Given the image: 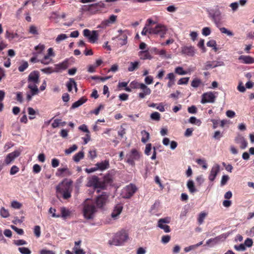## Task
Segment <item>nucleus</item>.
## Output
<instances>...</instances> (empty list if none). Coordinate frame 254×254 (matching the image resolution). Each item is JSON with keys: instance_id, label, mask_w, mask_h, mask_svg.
<instances>
[{"instance_id": "obj_1", "label": "nucleus", "mask_w": 254, "mask_h": 254, "mask_svg": "<svg viewBox=\"0 0 254 254\" xmlns=\"http://www.w3.org/2000/svg\"><path fill=\"white\" fill-rule=\"evenodd\" d=\"M71 183V182L64 180L59 184L56 187L57 196L58 197L60 194H61L64 199L70 198L72 191Z\"/></svg>"}, {"instance_id": "obj_2", "label": "nucleus", "mask_w": 254, "mask_h": 254, "mask_svg": "<svg viewBox=\"0 0 254 254\" xmlns=\"http://www.w3.org/2000/svg\"><path fill=\"white\" fill-rule=\"evenodd\" d=\"M83 213L87 219H92L94 214L97 211L95 203L91 199H86L83 203Z\"/></svg>"}, {"instance_id": "obj_3", "label": "nucleus", "mask_w": 254, "mask_h": 254, "mask_svg": "<svg viewBox=\"0 0 254 254\" xmlns=\"http://www.w3.org/2000/svg\"><path fill=\"white\" fill-rule=\"evenodd\" d=\"M128 239V235L125 231L117 233L114 238L109 241L110 245L119 246L122 245Z\"/></svg>"}, {"instance_id": "obj_4", "label": "nucleus", "mask_w": 254, "mask_h": 254, "mask_svg": "<svg viewBox=\"0 0 254 254\" xmlns=\"http://www.w3.org/2000/svg\"><path fill=\"white\" fill-rule=\"evenodd\" d=\"M105 7V4L103 1H100L97 3L91 4L88 5H84L83 10L88 11L92 14H95L100 11L101 8Z\"/></svg>"}, {"instance_id": "obj_5", "label": "nucleus", "mask_w": 254, "mask_h": 254, "mask_svg": "<svg viewBox=\"0 0 254 254\" xmlns=\"http://www.w3.org/2000/svg\"><path fill=\"white\" fill-rule=\"evenodd\" d=\"M140 153L135 149H132L126 155V162L132 167L135 166V161L140 159Z\"/></svg>"}, {"instance_id": "obj_6", "label": "nucleus", "mask_w": 254, "mask_h": 254, "mask_svg": "<svg viewBox=\"0 0 254 254\" xmlns=\"http://www.w3.org/2000/svg\"><path fill=\"white\" fill-rule=\"evenodd\" d=\"M88 187H92L94 189H104V183L100 181L99 178L96 176H93L89 178L87 184Z\"/></svg>"}, {"instance_id": "obj_7", "label": "nucleus", "mask_w": 254, "mask_h": 254, "mask_svg": "<svg viewBox=\"0 0 254 254\" xmlns=\"http://www.w3.org/2000/svg\"><path fill=\"white\" fill-rule=\"evenodd\" d=\"M108 197V194L106 192H104L96 197L95 201L94 202L96 204L97 208H102L107 203Z\"/></svg>"}, {"instance_id": "obj_8", "label": "nucleus", "mask_w": 254, "mask_h": 254, "mask_svg": "<svg viewBox=\"0 0 254 254\" xmlns=\"http://www.w3.org/2000/svg\"><path fill=\"white\" fill-rule=\"evenodd\" d=\"M84 36L87 37L89 39V42L91 43H94L97 40L98 38V34L97 31L93 30L91 31L87 29H85L83 30Z\"/></svg>"}, {"instance_id": "obj_9", "label": "nucleus", "mask_w": 254, "mask_h": 254, "mask_svg": "<svg viewBox=\"0 0 254 254\" xmlns=\"http://www.w3.org/2000/svg\"><path fill=\"white\" fill-rule=\"evenodd\" d=\"M136 190L137 188L134 185L130 184L127 186L124 189V197L125 198H130L135 193Z\"/></svg>"}, {"instance_id": "obj_10", "label": "nucleus", "mask_w": 254, "mask_h": 254, "mask_svg": "<svg viewBox=\"0 0 254 254\" xmlns=\"http://www.w3.org/2000/svg\"><path fill=\"white\" fill-rule=\"evenodd\" d=\"M166 26L161 24H158L154 28H149V34H160L162 37L166 33Z\"/></svg>"}, {"instance_id": "obj_11", "label": "nucleus", "mask_w": 254, "mask_h": 254, "mask_svg": "<svg viewBox=\"0 0 254 254\" xmlns=\"http://www.w3.org/2000/svg\"><path fill=\"white\" fill-rule=\"evenodd\" d=\"M20 155V152L18 150H15L8 154L4 159V163L5 165H9L16 158Z\"/></svg>"}, {"instance_id": "obj_12", "label": "nucleus", "mask_w": 254, "mask_h": 254, "mask_svg": "<svg viewBox=\"0 0 254 254\" xmlns=\"http://www.w3.org/2000/svg\"><path fill=\"white\" fill-rule=\"evenodd\" d=\"M215 96L212 92L204 93L202 95L201 103L205 104L206 103H214Z\"/></svg>"}, {"instance_id": "obj_13", "label": "nucleus", "mask_w": 254, "mask_h": 254, "mask_svg": "<svg viewBox=\"0 0 254 254\" xmlns=\"http://www.w3.org/2000/svg\"><path fill=\"white\" fill-rule=\"evenodd\" d=\"M219 172L220 166L217 164L213 165L211 169L210 174L208 176L209 180L211 182H213Z\"/></svg>"}, {"instance_id": "obj_14", "label": "nucleus", "mask_w": 254, "mask_h": 254, "mask_svg": "<svg viewBox=\"0 0 254 254\" xmlns=\"http://www.w3.org/2000/svg\"><path fill=\"white\" fill-rule=\"evenodd\" d=\"M69 66L68 60L66 59L63 62L55 64V72H60L62 70H65Z\"/></svg>"}, {"instance_id": "obj_15", "label": "nucleus", "mask_w": 254, "mask_h": 254, "mask_svg": "<svg viewBox=\"0 0 254 254\" xmlns=\"http://www.w3.org/2000/svg\"><path fill=\"white\" fill-rule=\"evenodd\" d=\"M140 89L142 90V92L139 93L138 94V97L140 99L144 98L146 96L149 95L151 93V89L148 87L144 83H141V84L139 85Z\"/></svg>"}, {"instance_id": "obj_16", "label": "nucleus", "mask_w": 254, "mask_h": 254, "mask_svg": "<svg viewBox=\"0 0 254 254\" xmlns=\"http://www.w3.org/2000/svg\"><path fill=\"white\" fill-rule=\"evenodd\" d=\"M223 65V62L217 61H208L204 64L203 70H208L210 68L216 67Z\"/></svg>"}, {"instance_id": "obj_17", "label": "nucleus", "mask_w": 254, "mask_h": 254, "mask_svg": "<svg viewBox=\"0 0 254 254\" xmlns=\"http://www.w3.org/2000/svg\"><path fill=\"white\" fill-rule=\"evenodd\" d=\"M181 53L182 54H184L190 57H193L194 56L195 52L194 47L191 46H185L182 47Z\"/></svg>"}, {"instance_id": "obj_18", "label": "nucleus", "mask_w": 254, "mask_h": 254, "mask_svg": "<svg viewBox=\"0 0 254 254\" xmlns=\"http://www.w3.org/2000/svg\"><path fill=\"white\" fill-rule=\"evenodd\" d=\"M39 72L38 71L31 72L28 77V82L39 83Z\"/></svg>"}, {"instance_id": "obj_19", "label": "nucleus", "mask_w": 254, "mask_h": 254, "mask_svg": "<svg viewBox=\"0 0 254 254\" xmlns=\"http://www.w3.org/2000/svg\"><path fill=\"white\" fill-rule=\"evenodd\" d=\"M238 59L243 64H251L254 63V58L250 56L242 55L239 57Z\"/></svg>"}, {"instance_id": "obj_20", "label": "nucleus", "mask_w": 254, "mask_h": 254, "mask_svg": "<svg viewBox=\"0 0 254 254\" xmlns=\"http://www.w3.org/2000/svg\"><path fill=\"white\" fill-rule=\"evenodd\" d=\"M235 142L237 144H240V148L241 149H245L247 147L248 142L245 138L242 136H239L235 138Z\"/></svg>"}, {"instance_id": "obj_21", "label": "nucleus", "mask_w": 254, "mask_h": 254, "mask_svg": "<svg viewBox=\"0 0 254 254\" xmlns=\"http://www.w3.org/2000/svg\"><path fill=\"white\" fill-rule=\"evenodd\" d=\"M117 19V16L115 15H111L109 18L107 20L103 21L101 24L102 27H106L108 26L110 24L114 23Z\"/></svg>"}, {"instance_id": "obj_22", "label": "nucleus", "mask_w": 254, "mask_h": 254, "mask_svg": "<svg viewBox=\"0 0 254 254\" xmlns=\"http://www.w3.org/2000/svg\"><path fill=\"white\" fill-rule=\"evenodd\" d=\"M138 55L141 60H151L152 59V56L148 50L141 51L138 52Z\"/></svg>"}, {"instance_id": "obj_23", "label": "nucleus", "mask_w": 254, "mask_h": 254, "mask_svg": "<svg viewBox=\"0 0 254 254\" xmlns=\"http://www.w3.org/2000/svg\"><path fill=\"white\" fill-rule=\"evenodd\" d=\"M95 166L97 167L98 170L103 171L109 168V162L108 160H105L101 162H98L95 164Z\"/></svg>"}, {"instance_id": "obj_24", "label": "nucleus", "mask_w": 254, "mask_h": 254, "mask_svg": "<svg viewBox=\"0 0 254 254\" xmlns=\"http://www.w3.org/2000/svg\"><path fill=\"white\" fill-rule=\"evenodd\" d=\"M123 206L121 204H117L114 208V210L112 213V217L115 218L118 216L122 211Z\"/></svg>"}, {"instance_id": "obj_25", "label": "nucleus", "mask_w": 254, "mask_h": 254, "mask_svg": "<svg viewBox=\"0 0 254 254\" xmlns=\"http://www.w3.org/2000/svg\"><path fill=\"white\" fill-rule=\"evenodd\" d=\"M119 32L121 33V35L119 37V40L121 41L120 45L124 46L127 43V37L126 34L123 33L124 32L122 30H119Z\"/></svg>"}, {"instance_id": "obj_26", "label": "nucleus", "mask_w": 254, "mask_h": 254, "mask_svg": "<svg viewBox=\"0 0 254 254\" xmlns=\"http://www.w3.org/2000/svg\"><path fill=\"white\" fill-rule=\"evenodd\" d=\"M39 83H34V82H28V88L32 90L33 92V94H38L39 92V90L36 85L37 84Z\"/></svg>"}, {"instance_id": "obj_27", "label": "nucleus", "mask_w": 254, "mask_h": 254, "mask_svg": "<svg viewBox=\"0 0 254 254\" xmlns=\"http://www.w3.org/2000/svg\"><path fill=\"white\" fill-rule=\"evenodd\" d=\"M87 99L84 97L81 98L78 101L73 103L71 107V109L76 108L86 102Z\"/></svg>"}, {"instance_id": "obj_28", "label": "nucleus", "mask_w": 254, "mask_h": 254, "mask_svg": "<svg viewBox=\"0 0 254 254\" xmlns=\"http://www.w3.org/2000/svg\"><path fill=\"white\" fill-rule=\"evenodd\" d=\"M139 62L138 61H135L134 62H131L129 66L127 68V70L128 71L131 72L135 70H136L139 68Z\"/></svg>"}, {"instance_id": "obj_29", "label": "nucleus", "mask_w": 254, "mask_h": 254, "mask_svg": "<svg viewBox=\"0 0 254 254\" xmlns=\"http://www.w3.org/2000/svg\"><path fill=\"white\" fill-rule=\"evenodd\" d=\"M64 172H66L67 175L71 174V173L67 168V166H65V167L59 168L56 173V175L57 176H61Z\"/></svg>"}, {"instance_id": "obj_30", "label": "nucleus", "mask_w": 254, "mask_h": 254, "mask_svg": "<svg viewBox=\"0 0 254 254\" xmlns=\"http://www.w3.org/2000/svg\"><path fill=\"white\" fill-rule=\"evenodd\" d=\"M18 35L16 33L10 32L8 30H6L5 33V37L9 41L13 39L18 37Z\"/></svg>"}, {"instance_id": "obj_31", "label": "nucleus", "mask_w": 254, "mask_h": 254, "mask_svg": "<svg viewBox=\"0 0 254 254\" xmlns=\"http://www.w3.org/2000/svg\"><path fill=\"white\" fill-rule=\"evenodd\" d=\"M141 134L142 135L141 141L145 143L149 139V133L146 130H143L141 131Z\"/></svg>"}, {"instance_id": "obj_32", "label": "nucleus", "mask_w": 254, "mask_h": 254, "mask_svg": "<svg viewBox=\"0 0 254 254\" xmlns=\"http://www.w3.org/2000/svg\"><path fill=\"white\" fill-rule=\"evenodd\" d=\"M113 182L112 176L110 175H107L104 176L102 183H104V189L106 188V185L111 184Z\"/></svg>"}, {"instance_id": "obj_33", "label": "nucleus", "mask_w": 254, "mask_h": 254, "mask_svg": "<svg viewBox=\"0 0 254 254\" xmlns=\"http://www.w3.org/2000/svg\"><path fill=\"white\" fill-rule=\"evenodd\" d=\"M84 152L83 151H80L73 156V159L75 162H78L81 159L84 158Z\"/></svg>"}, {"instance_id": "obj_34", "label": "nucleus", "mask_w": 254, "mask_h": 254, "mask_svg": "<svg viewBox=\"0 0 254 254\" xmlns=\"http://www.w3.org/2000/svg\"><path fill=\"white\" fill-rule=\"evenodd\" d=\"M187 187L189 190V191L191 193H193L196 191V190L195 188L194 183L192 180H189L187 183Z\"/></svg>"}, {"instance_id": "obj_35", "label": "nucleus", "mask_w": 254, "mask_h": 254, "mask_svg": "<svg viewBox=\"0 0 254 254\" xmlns=\"http://www.w3.org/2000/svg\"><path fill=\"white\" fill-rule=\"evenodd\" d=\"M158 226L163 229L166 233H169L171 231L170 226L165 224L158 222Z\"/></svg>"}, {"instance_id": "obj_36", "label": "nucleus", "mask_w": 254, "mask_h": 254, "mask_svg": "<svg viewBox=\"0 0 254 254\" xmlns=\"http://www.w3.org/2000/svg\"><path fill=\"white\" fill-rule=\"evenodd\" d=\"M202 84V82L200 79L195 78L191 81V86L194 88H197L199 87Z\"/></svg>"}, {"instance_id": "obj_37", "label": "nucleus", "mask_w": 254, "mask_h": 254, "mask_svg": "<svg viewBox=\"0 0 254 254\" xmlns=\"http://www.w3.org/2000/svg\"><path fill=\"white\" fill-rule=\"evenodd\" d=\"M73 85H75V81L73 78H70L69 81L66 83V86L69 92L72 91Z\"/></svg>"}, {"instance_id": "obj_38", "label": "nucleus", "mask_w": 254, "mask_h": 254, "mask_svg": "<svg viewBox=\"0 0 254 254\" xmlns=\"http://www.w3.org/2000/svg\"><path fill=\"white\" fill-rule=\"evenodd\" d=\"M151 119L153 121H159L161 118L160 114L157 112H154L150 115Z\"/></svg>"}, {"instance_id": "obj_39", "label": "nucleus", "mask_w": 254, "mask_h": 254, "mask_svg": "<svg viewBox=\"0 0 254 254\" xmlns=\"http://www.w3.org/2000/svg\"><path fill=\"white\" fill-rule=\"evenodd\" d=\"M27 111L28 114L30 115V116L29 117V119H34L35 118V117L34 116L36 114V111L34 110V109L32 107H28L27 108Z\"/></svg>"}, {"instance_id": "obj_40", "label": "nucleus", "mask_w": 254, "mask_h": 254, "mask_svg": "<svg viewBox=\"0 0 254 254\" xmlns=\"http://www.w3.org/2000/svg\"><path fill=\"white\" fill-rule=\"evenodd\" d=\"M202 244V242L196 244V245H191L189 247H186L185 249H184V251L186 253H188L195 248H196L197 247H198V246H199L200 245H201Z\"/></svg>"}, {"instance_id": "obj_41", "label": "nucleus", "mask_w": 254, "mask_h": 254, "mask_svg": "<svg viewBox=\"0 0 254 254\" xmlns=\"http://www.w3.org/2000/svg\"><path fill=\"white\" fill-rule=\"evenodd\" d=\"M196 162L199 165L201 166L204 169H206L207 168V164L206 161L202 159H197L196 160Z\"/></svg>"}, {"instance_id": "obj_42", "label": "nucleus", "mask_w": 254, "mask_h": 254, "mask_svg": "<svg viewBox=\"0 0 254 254\" xmlns=\"http://www.w3.org/2000/svg\"><path fill=\"white\" fill-rule=\"evenodd\" d=\"M189 122L192 124H195L198 126L201 124L200 120L197 119L194 117H191L189 119Z\"/></svg>"}, {"instance_id": "obj_43", "label": "nucleus", "mask_w": 254, "mask_h": 254, "mask_svg": "<svg viewBox=\"0 0 254 254\" xmlns=\"http://www.w3.org/2000/svg\"><path fill=\"white\" fill-rule=\"evenodd\" d=\"M77 149V146L76 144H73L72 146L64 150V153L66 155H68Z\"/></svg>"}, {"instance_id": "obj_44", "label": "nucleus", "mask_w": 254, "mask_h": 254, "mask_svg": "<svg viewBox=\"0 0 254 254\" xmlns=\"http://www.w3.org/2000/svg\"><path fill=\"white\" fill-rule=\"evenodd\" d=\"M175 72L179 75H185L188 73L187 71L183 69V68L181 66H178L175 68Z\"/></svg>"}, {"instance_id": "obj_45", "label": "nucleus", "mask_w": 254, "mask_h": 254, "mask_svg": "<svg viewBox=\"0 0 254 254\" xmlns=\"http://www.w3.org/2000/svg\"><path fill=\"white\" fill-rule=\"evenodd\" d=\"M41 71L46 74H51L55 72V68L53 67H48L41 69Z\"/></svg>"}, {"instance_id": "obj_46", "label": "nucleus", "mask_w": 254, "mask_h": 254, "mask_svg": "<svg viewBox=\"0 0 254 254\" xmlns=\"http://www.w3.org/2000/svg\"><path fill=\"white\" fill-rule=\"evenodd\" d=\"M0 215L3 218H7L9 216V212L7 209L2 207L0 210Z\"/></svg>"}, {"instance_id": "obj_47", "label": "nucleus", "mask_w": 254, "mask_h": 254, "mask_svg": "<svg viewBox=\"0 0 254 254\" xmlns=\"http://www.w3.org/2000/svg\"><path fill=\"white\" fill-rule=\"evenodd\" d=\"M219 30L222 33L226 34L228 36H233L234 35V34L232 31L228 30L227 28L225 27L220 28Z\"/></svg>"}, {"instance_id": "obj_48", "label": "nucleus", "mask_w": 254, "mask_h": 254, "mask_svg": "<svg viewBox=\"0 0 254 254\" xmlns=\"http://www.w3.org/2000/svg\"><path fill=\"white\" fill-rule=\"evenodd\" d=\"M29 32L33 35H38L37 28L34 25H31L29 27Z\"/></svg>"}, {"instance_id": "obj_49", "label": "nucleus", "mask_w": 254, "mask_h": 254, "mask_svg": "<svg viewBox=\"0 0 254 254\" xmlns=\"http://www.w3.org/2000/svg\"><path fill=\"white\" fill-rule=\"evenodd\" d=\"M18 251L22 254H31V251L27 248L26 247H20L18 248Z\"/></svg>"}, {"instance_id": "obj_50", "label": "nucleus", "mask_w": 254, "mask_h": 254, "mask_svg": "<svg viewBox=\"0 0 254 254\" xmlns=\"http://www.w3.org/2000/svg\"><path fill=\"white\" fill-rule=\"evenodd\" d=\"M52 61V59L50 58V57H48L46 55H45L44 58L40 61V62L44 64H48L50 63L51 61Z\"/></svg>"}, {"instance_id": "obj_51", "label": "nucleus", "mask_w": 254, "mask_h": 254, "mask_svg": "<svg viewBox=\"0 0 254 254\" xmlns=\"http://www.w3.org/2000/svg\"><path fill=\"white\" fill-rule=\"evenodd\" d=\"M67 36L65 34H61L59 35L56 39V42L57 43H60L61 41L66 39Z\"/></svg>"}, {"instance_id": "obj_52", "label": "nucleus", "mask_w": 254, "mask_h": 254, "mask_svg": "<svg viewBox=\"0 0 254 254\" xmlns=\"http://www.w3.org/2000/svg\"><path fill=\"white\" fill-rule=\"evenodd\" d=\"M206 216V214L204 212H201L198 216L197 221L199 224H201L204 220V219Z\"/></svg>"}, {"instance_id": "obj_53", "label": "nucleus", "mask_w": 254, "mask_h": 254, "mask_svg": "<svg viewBox=\"0 0 254 254\" xmlns=\"http://www.w3.org/2000/svg\"><path fill=\"white\" fill-rule=\"evenodd\" d=\"M61 214L62 217L65 218L70 214V212L68 210L66 209L65 207L61 208Z\"/></svg>"}, {"instance_id": "obj_54", "label": "nucleus", "mask_w": 254, "mask_h": 254, "mask_svg": "<svg viewBox=\"0 0 254 254\" xmlns=\"http://www.w3.org/2000/svg\"><path fill=\"white\" fill-rule=\"evenodd\" d=\"M189 79L190 77H189L182 78L179 80L178 81V84L179 85L187 84H188Z\"/></svg>"}, {"instance_id": "obj_55", "label": "nucleus", "mask_w": 254, "mask_h": 254, "mask_svg": "<svg viewBox=\"0 0 254 254\" xmlns=\"http://www.w3.org/2000/svg\"><path fill=\"white\" fill-rule=\"evenodd\" d=\"M28 66V64L27 62H24L23 63L19 66L18 70L20 72L24 71Z\"/></svg>"}, {"instance_id": "obj_56", "label": "nucleus", "mask_w": 254, "mask_h": 254, "mask_svg": "<svg viewBox=\"0 0 254 254\" xmlns=\"http://www.w3.org/2000/svg\"><path fill=\"white\" fill-rule=\"evenodd\" d=\"M45 49V46L42 44H39L35 47V50L37 51V54H41Z\"/></svg>"}, {"instance_id": "obj_57", "label": "nucleus", "mask_w": 254, "mask_h": 254, "mask_svg": "<svg viewBox=\"0 0 254 254\" xmlns=\"http://www.w3.org/2000/svg\"><path fill=\"white\" fill-rule=\"evenodd\" d=\"M12 207L15 209H19L22 206V204L17 201H13L11 203Z\"/></svg>"}, {"instance_id": "obj_58", "label": "nucleus", "mask_w": 254, "mask_h": 254, "mask_svg": "<svg viewBox=\"0 0 254 254\" xmlns=\"http://www.w3.org/2000/svg\"><path fill=\"white\" fill-rule=\"evenodd\" d=\"M34 232L35 236L39 238L41 235L40 227L39 226H35L34 229Z\"/></svg>"}, {"instance_id": "obj_59", "label": "nucleus", "mask_w": 254, "mask_h": 254, "mask_svg": "<svg viewBox=\"0 0 254 254\" xmlns=\"http://www.w3.org/2000/svg\"><path fill=\"white\" fill-rule=\"evenodd\" d=\"M19 171V168L17 166L14 165L10 169V174L11 175H13L16 174L17 172H18Z\"/></svg>"}, {"instance_id": "obj_60", "label": "nucleus", "mask_w": 254, "mask_h": 254, "mask_svg": "<svg viewBox=\"0 0 254 254\" xmlns=\"http://www.w3.org/2000/svg\"><path fill=\"white\" fill-rule=\"evenodd\" d=\"M253 241L252 239L251 238H247L245 241V242H244V245L246 247H251L253 245Z\"/></svg>"}, {"instance_id": "obj_61", "label": "nucleus", "mask_w": 254, "mask_h": 254, "mask_svg": "<svg viewBox=\"0 0 254 254\" xmlns=\"http://www.w3.org/2000/svg\"><path fill=\"white\" fill-rule=\"evenodd\" d=\"M229 179V177L228 175H223L221 181V185L223 186L226 185Z\"/></svg>"}, {"instance_id": "obj_62", "label": "nucleus", "mask_w": 254, "mask_h": 254, "mask_svg": "<svg viewBox=\"0 0 254 254\" xmlns=\"http://www.w3.org/2000/svg\"><path fill=\"white\" fill-rule=\"evenodd\" d=\"M41 170V166L38 164H35L33 167V172L34 173L37 174L40 172Z\"/></svg>"}, {"instance_id": "obj_63", "label": "nucleus", "mask_w": 254, "mask_h": 254, "mask_svg": "<svg viewBox=\"0 0 254 254\" xmlns=\"http://www.w3.org/2000/svg\"><path fill=\"white\" fill-rule=\"evenodd\" d=\"M171 221V218L170 217H165L164 218L160 219L158 220L159 223H163V224H168Z\"/></svg>"}, {"instance_id": "obj_64", "label": "nucleus", "mask_w": 254, "mask_h": 254, "mask_svg": "<svg viewBox=\"0 0 254 254\" xmlns=\"http://www.w3.org/2000/svg\"><path fill=\"white\" fill-rule=\"evenodd\" d=\"M52 166L53 168H56L59 166L60 164V161L57 158H53L51 161Z\"/></svg>"}]
</instances>
